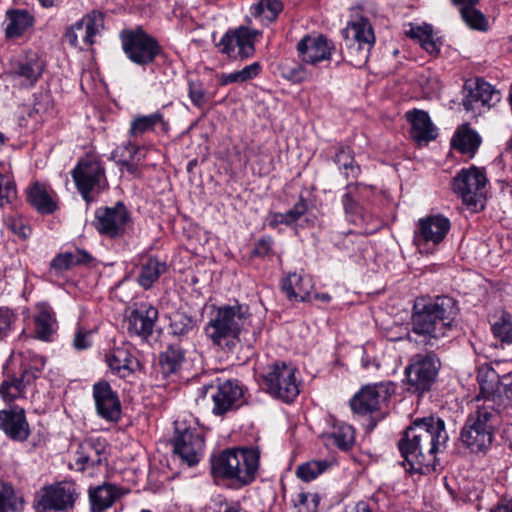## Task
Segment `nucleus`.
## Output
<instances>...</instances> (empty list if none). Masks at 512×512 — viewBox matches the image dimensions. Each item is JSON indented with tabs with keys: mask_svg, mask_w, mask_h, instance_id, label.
Listing matches in <instances>:
<instances>
[{
	"mask_svg": "<svg viewBox=\"0 0 512 512\" xmlns=\"http://www.w3.org/2000/svg\"><path fill=\"white\" fill-rule=\"evenodd\" d=\"M265 326L264 319L250 312L246 304L213 306L204 327L207 339L224 351H232L237 344L253 348L261 339Z\"/></svg>",
	"mask_w": 512,
	"mask_h": 512,
	"instance_id": "obj_1",
	"label": "nucleus"
},
{
	"mask_svg": "<svg viewBox=\"0 0 512 512\" xmlns=\"http://www.w3.org/2000/svg\"><path fill=\"white\" fill-rule=\"evenodd\" d=\"M447 441L445 422L441 418L431 416L415 421L398 442L405 469L419 474L435 472L436 455L446 448Z\"/></svg>",
	"mask_w": 512,
	"mask_h": 512,
	"instance_id": "obj_2",
	"label": "nucleus"
},
{
	"mask_svg": "<svg viewBox=\"0 0 512 512\" xmlns=\"http://www.w3.org/2000/svg\"><path fill=\"white\" fill-rule=\"evenodd\" d=\"M457 312L456 302L448 296H438L421 309L415 306L409 339L424 346H436L451 330Z\"/></svg>",
	"mask_w": 512,
	"mask_h": 512,
	"instance_id": "obj_3",
	"label": "nucleus"
},
{
	"mask_svg": "<svg viewBox=\"0 0 512 512\" xmlns=\"http://www.w3.org/2000/svg\"><path fill=\"white\" fill-rule=\"evenodd\" d=\"M475 410L469 414L461 430V441L473 453L486 452L492 444L494 432L502 419L504 406L494 398H475Z\"/></svg>",
	"mask_w": 512,
	"mask_h": 512,
	"instance_id": "obj_4",
	"label": "nucleus"
},
{
	"mask_svg": "<svg viewBox=\"0 0 512 512\" xmlns=\"http://www.w3.org/2000/svg\"><path fill=\"white\" fill-rule=\"evenodd\" d=\"M243 402V389L238 381H217L197 390L196 403L215 416H224L237 410Z\"/></svg>",
	"mask_w": 512,
	"mask_h": 512,
	"instance_id": "obj_5",
	"label": "nucleus"
},
{
	"mask_svg": "<svg viewBox=\"0 0 512 512\" xmlns=\"http://www.w3.org/2000/svg\"><path fill=\"white\" fill-rule=\"evenodd\" d=\"M71 174L77 190L88 204L95 201L96 196L108 188L105 167L94 156L79 159Z\"/></svg>",
	"mask_w": 512,
	"mask_h": 512,
	"instance_id": "obj_6",
	"label": "nucleus"
},
{
	"mask_svg": "<svg viewBox=\"0 0 512 512\" xmlns=\"http://www.w3.org/2000/svg\"><path fill=\"white\" fill-rule=\"evenodd\" d=\"M345 38L349 62L356 68H362L368 62L375 43V35L370 22L363 17L349 22L342 30Z\"/></svg>",
	"mask_w": 512,
	"mask_h": 512,
	"instance_id": "obj_7",
	"label": "nucleus"
},
{
	"mask_svg": "<svg viewBox=\"0 0 512 512\" xmlns=\"http://www.w3.org/2000/svg\"><path fill=\"white\" fill-rule=\"evenodd\" d=\"M79 497L76 484L60 481L43 486L36 492L33 507L36 512H69Z\"/></svg>",
	"mask_w": 512,
	"mask_h": 512,
	"instance_id": "obj_8",
	"label": "nucleus"
},
{
	"mask_svg": "<svg viewBox=\"0 0 512 512\" xmlns=\"http://www.w3.org/2000/svg\"><path fill=\"white\" fill-rule=\"evenodd\" d=\"M297 369L285 362L270 365L263 376L266 391L286 403L293 402L300 393Z\"/></svg>",
	"mask_w": 512,
	"mask_h": 512,
	"instance_id": "obj_9",
	"label": "nucleus"
},
{
	"mask_svg": "<svg viewBox=\"0 0 512 512\" xmlns=\"http://www.w3.org/2000/svg\"><path fill=\"white\" fill-rule=\"evenodd\" d=\"M261 35L262 32L257 29L240 25L227 30L217 47L222 54L229 58L246 60L254 56L255 43Z\"/></svg>",
	"mask_w": 512,
	"mask_h": 512,
	"instance_id": "obj_10",
	"label": "nucleus"
},
{
	"mask_svg": "<svg viewBox=\"0 0 512 512\" xmlns=\"http://www.w3.org/2000/svg\"><path fill=\"white\" fill-rule=\"evenodd\" d=\"M487 177L483 169L476 166L461 169L452 180V190L463 202L476 208L483 206Z\"/></svg>",
	"mask_w": 512,
	"mask_h": 512,
	"instance_id": "obj_11",
	"label": "nucleus"
},
{
	"mask_svg": "<svg viewBox=\"0 0 512 512\" xmlns=\"http://www.w3.org/2000/svg\"><path fill=\"white\" fill-rule=\"evenodd\" d=\"M122 48L128 59L140 66L152 64L162 51L158 41L142 29L127 32Z\"/></svg>",
	"mask_w": 512,
	"mask_h": 512,
	"instance_id": "obj_12",
	"label": "nucleus"
},
{
	"mask_svg": "<svg viewBox=\"0 0 512 512\" xmlns=\"http://www.w3.org/2000/svg\"><path fill=\"white\" fill-rule=\"evenodd\" d=\"M393 393L394 385L389 381L366 385L351 398V410L363 416L381 412Z\"/></svg>",
	"mask_w": 512,
	"mask_h": 512,
	"instance_id": "obj_13",
	"label": "nucleus"
},
{
	"mask_svg": "<svg viewBox=\"0 0 512 512\" xmlns=\"http://www.w3.org/2000/svg\"><path fill=\"white\" fill-rule=\"evenodd\" d=\"M500 99V92L483 79H469L464 83L462 105L467 112L481 114L495 106Z\"/></svg>",
	"mask_w": 512,
	"mask_h": 512,
	"instance_id": "obj_14",
	"label": "nucleus"
},
{
	"mask_svg": "<svg viewBox=\"0 0 512 512\" xmlns=\"http://www.w3.org/2000/svg\"><path fill=\"white\" fill-rule=\"evenodd\" d=\"M440 361L433 353L414 356L412 362L405 368L409 390L423 393L430 389L438 370Z\"/></svg>",
	"mask_w": 512,
	"mask_h": 512,
	"instance_id": "obj_15",
	"label": "nucleus"
},
{
	"mask_svg": "<svg viewBox=\"0 0 512 512\" xmlns=\"http://www.w3.org/2000/svg\"><path fill=\"white\" fill-rule=\"evenodd\" d=\"M45 364L44 357L36 356L33 359V365L24 369L20 376H11L4 379L0 384V396L3 401L12 402L25 397L27 390L40 377Z\"/></svg>",
	"mask_w": 512,
	"mask_h": 512,
	"instance_id": "obj_16",
	"label": "nucleus"
},
{
	"mask_svg": "<svg viewBox=\"0 0 512 512\" xmlns=\"http://www.w3.org/2000/svg\"><path fill=\"white\" fill-rule=\"evenodd\" d=\"M174 425V452L189 466L197 464L204 448L203 437L195 428L187 426L185 422L176 420Z\"/></svg>",
	"mask_w": 512,
	"mask_h": 512,
	"instance_id": "obj_17",
	"label": "nucleus"
},
{
	"mask_svg": "<svg viewBox=\"0 0 512 512\" xmlns=\"http://www.w3.org/2000/svg\"><path fill=\"white\" fill-rule=\"evenodd\" d=\"M102 13L92 11L70 26L64 35L71 47L84 49L95 43V36L103 28Z\"/></svg>",
	"mask_w": 512,
	"mask_h": 512,
	"instance_id": "obj_18",
	"label": "nucleus"
},
{
	"mask_svg": "<svg viewBox=\"0 0 512 512\" xmlns=\"http://www.w3.org/2000/svg\"><path fill=\"white\" fill-rule=\"evenodd\" d=\"M129 213L122 202H118L114 207H101L95 212V228L105 236L116 238L123 235L128 222Z\"/></svg>",
	"mask_w": 512,
	"mask_h": 512,
	"instance_id": "obj_19",
	"label": "nucleus"
},
{
	"mask_svg": "<svg viewBox=\"0 0 512 512\" xmlns=\"http://www.w3.org/2000/svg\"><path fill=\"white\" fill-rule=\"evenodd\" d=\"M92 396L97 415L108 421L118 422L121 418V401L117 391L106 380H99L92 386Z\"/></svg>",
	"mask_w": 512,
	"mask_h": 512,
	"instance_id": "obj_20",
	"label": "nucleus"
},
{
	"mask_svg": "<svg viewBox=\"0 0 512 512\" xmlns=\"http://www.w3.org/2000/svg\"><path fill=\"white\" fill-rule=\"evenodd\" d=\"M450 228V220L441 214L421 218L414 231V243L419 248L430 244L438 245L445 239Z\"/></svg>",
	"mask_w": 512,
	"mask_h": 512,
	"instance_id": "obj_21",
	"label": "nucleus"
},
{
	"mask_svg": "<svg viewBox=\"0 0 512 512\" xmlns=\"http://www.w3.org/2000/svg\"><path fill=\"white\" fill-rule=\"evenodd\" d=\"M105 362L112 374L126 379L140 371L142 366L129 344L114 347L105 355Z\"/></svg>",
	"mask_w": 512,
	"mask_h": 512,
	"instance_id": "obj_22",
	"label": "nucleus"
},
{
	"mask_svg": "<svg viewBox=\"0 0 512 512\" xmlns=\"http://www.w3.org/2000/svg\"><path fill=\"white\" fill-rule=\"evenodd\" d=\"M158 310L150 304L141 303L127 316L125 323L130 335L147 338L153 332Z\"/></svg>",
	"mask_w": 512,
	"mask_h": 512,
	"instance_id": "obj_23",
	"label": "nucleus"
},
{
	"mask_svg": "<svg viewBox=\"0 0 512 512\" xmlns=\"http://www.w3.org/2000/svg\"><path fill=\"white\" fill-rule=\"evenodd\" d=\"M334 46L325 36H305L297 44V50L304 63L316 65L329 60Z\"/></svg>",
	"mask_w": 512,
	"mask_h": 512,
	"instance_id": "obj_24",
	"label": "nucleus"
},
{
	"mask_svg": "<svg viewBox=\"0 0 512 512\" xmlns=\"http://www.w3.org/2000/svg\"><path fill=\"white\" fill-rule=\"evenodd\" d=\"M0 430L14 441H26L30 435L24 409L13 406L0 410Z\"/></svg>",
	"mask_w": 512,
	"mask_h": 512,
	"instance_id": "obj_25",
	"label": "nucleus"
},
{
	"mask_svg": "<svg viewBox=\"0 0 512 512\" xmlns=\"http://www.w3.org/2000/svg\"><path fill=\"white\" fill-rule=\"evenodd\" d=\"M44 63L34 52L27 53L12 65L11 74L22 87H32L42 76Z\"/></svg>",
	"mask_w": 512,
	"mask_h": 512,
	"instance_id": "obj_26",
	"label": "nucleus"
},
{
	"mask_svg": "<svg viewBox=\"0 0 512 512\" xmlns=\"http://www.w3.org/2000/svg\"><path fill=\"white\" fill-rule=\"evenodd\" d=\"M55 197L53 189L43 182L34 181L26 189L28 203L43 215L53 214L58 209Z\"/></svg>",
	"mask_w": 512,
	"mask_h": 512,
	"instance_id": "obj_27",
	"label": "nucleus"
},
{
	"mask_svg": "<svg viewBox=\"0 0 512 512\" xmlns=\"http://www.w3.org/2000/svg\"><path fill=\"white\" fill-rule=\"evenodd\" d=\"M239 463L237 464L232 482L238 486L251 484L259 469L260 454L254 448H240L238 451Z\"/></svg>",
	"mask_w": 512,
	"mask_h": 512,
	"instance_id": "obj_28",
	"label": "nucleus"
},
{
	"mask_svg": "<svg viewBox=\"0 0 512 512\" xmlns=\"http://www.w3.org/2000/svg\"><path fill=\"white\" fill-rule=\"evenodd\" d=\"M314 288L312 278L304 273H289L281 282L282 292L291 301L305 302Z\"/></svg>",
	"mask_w": 512,
	"mask_h": 512,
	"instance_id": "obj_29",
	"label": "nucleus"
},
{
	"mask_svg": "<svg viewBox=\"0 0 512 512\" xmlns=\"http://www.w3.org/2000/svg\"><path fill=\"white\" fill-rule=\"evenodd\" d=\"M406 119L411 124V138L419 145L427 144L437 137V129L427 112L414 109L406 113Z\"/></svg>",
	"mask_w": 512,
	"mask_h": 512,
	"instance_id": "obj_30",
	"label": "nucleus"
},
{
	"mask_svg": "<svg viewBox=\"0 0 512 512\" xmlns=\"http://www.w3.org/2000/svg\"><path fill=\"white\" fill-rule=\"evenodd\" d=\"M6 17L8 23L5 28V35L9 39L22 36L35 23L34 16L26 9L8 10Z\"/></svg>",
	"mask_w": 512,
	"mask_h": 512,
	"instance_id": "obj_31",
	"label": "nucleus"
},
{
	"mask_svg": "<svg viewBox=\"0 0 512 512\" xmlns=\"http://www.w3.org/2000/svg\"><path fill=\"white\" fill-rule=\"evenodd\" d=\"M451 144L456 150L472 158L481 144V138L476 131L465 124L457 129Z\"/></svg>",
	"mask_w": 512,
	"mask_h": 512,
	"instance_id": "obj_32",
	"label": "nucleus"
},
{
	"mask_svg": "<svg viewBox=\"0 0 512 512\" xmlns=\"http://www.w3.org/2000/svg\"><path fill=\"white\" fill-rule=\"evenodd\" d=\"M239 449H226L213 460L212 474L214 477L232 481L237 464L239 463Z\"/></svg>",
	"mask_w": 512,
	"mask_h": 512,
	"instance_id": "obj_33",
	"label": "nucleus"
},
{
	"mask_svg": "<svg viewBox=\"0 0 512 512\" xmlns=\"http://www.w3.org/2000/svg\"><path fill=\"white\" fill-rule=\"evenodd\" d=\"M166 270L167 265L165 262L154 257H148L141 262L137 274V282L143 289L148 290Z\"/></svg>",
	"mask_w": 512,
	"mask_h": 512,
	"instance_id": "obj_34",
	"label": "nucleus"
},
{
	"mask_svg": "<svg viewBox=\"0 0 512 512\" xmlns=\"http://www.w3.org/2000/svg\"><path fill=\"white\" fill-rule=\"evenodd\" d=\"M101 462L102 450L93 441L87 440L78 446L74 455V463L78 471L100 465Z\"/></svg>",
	"mask_w": 512,
	"mask_h": 512,
	"instance_id": "obj_35",
	"label": "nucleus"
},
{
	"mask_svg": "<svg viewBox=\"0 0 512 512\" xmlns=\"http://www.w3.org/2000/svg\"><path fill=\"white\" fill-rule=\"evenodd\" d=\"M157 126H161L164 131L168 128V124L160 112L136 116L131 121L129 136L138 138L146 133L153 132Z\"/></svg>",
	"mask_w": 512,
	"mask_h": 512,
	"instance_id": "obj_36",
	"label": "nucleus"
},
{
	"mask_svg": "<svg viewBox=\"0 0 512 512\" xmlns=\"http://www.w3.org/2000/svg\"><path fill=\"white\" fill-rule=\"evenodd\" d=\"M120 497L119 489L112 484H104L90 491L89 498L93 511L101 512L110 507Z\"/></svg>",
	"mask_w": 512,
	"mask_h": 512,
	"instance_id": "obj_37",
	"label": "nucleus"
},
{
	"mask_svg": "<svg viewBox=\"0 0 512 512\" xmlns=\"http://www.w3.org/2000/svg\"><path fill=\"white\" fill-rule=\"evenodd\" d=\"M283 10V4L279 0H260L251 5L250 14L261 23L268 25L274 22Z\"/></svg>",
	"mask_w": 512,
	"mask_h": 512,
	"instance_id": "obj_38",
	"label": "nucleus"
},
{
	"mask_svg": "<svg viewBox=\"0 0 512 512\" xmlns=\"http://www.w3.org/2000/svg\"><path fill=\"white\" fill-rule=\"evenodd\" d=\"M324 438L328 445L336 446L343 451L350 449L355 440L352 426L345 423L335 424L332 431L326 433Z\"/></svg>",
	"mask_w": 512,
	"mask_h": 512,
	"instance_id": "obj_39",
	"label": "nucleus"
},
{
	"mask_svg": "<svg viewBox=\"0 0 512 512\" xmlns=\"http://www.w3.org/2000/svg\"><path fill=\"white\" fill-rule=\"evenodd\" d=\"M92 260L91 255L84 250L65 252L59 254L51 261V268L57 272H63L73 266L87 264Z\"/></svg>",
	"mask_w": 512,
	"mask_h": 512,
	"instance_id": "obj_40",
	"label": "nucleus"
},
{
	"mask_svg": "<svg viewBox=\"0 0 512 512\" xmlns=\"http://www.w3.org/2000/svg\"><path fill=\"white\" fill-rule=\"evenodd\" d=\"M185 361V352L178 345H170L160 355V365L165 375L176 373Z\"/></svg>",
	"mask_w": 512,
	"mask_h": 512,
	"instance_id": "obj_41",
	"label": "nucleus"
},
{
	"mask_svg": "<svg viewBox=\"0 0 512 512\" xmlns=\"http://www.w3.org/2000/svg\"><path fill=\"white\" fill-rule=\"evenodd\" d=\"M334 162L345 178H357L361 174V168L355 162L353 151L349 147H340L334 156Z\"/></svg>",
	"mask_w": 512,
	"mask_h": 512,
	"instance_id": "obj_42",
	"label": "nucleus"
},
{
	"mask_svg": "<svg viewBox=\"0 0 512 512\" xmlns=\"http://www.w3.org/2000/svg\"><path fill=\"white\" fill-rule=\"evenodd\" d=\"M24 506V499L18 495L13 486L0 481V512H20Z\"/></svg>",
	"mask_w": 512,
	"mask_h": 512,
	"instance_id": "obj_43",
	"label": "nucleus"
},
{
	"mask_svg": "<svg viewBox=\"0 0 512 512\" xmlns=\"http://www.w3.org/2000/svg\"><path fill=\"white\" fill-rule=\"evenodd\" d=\"M56 320L48 309H41L34 317V333L35 337L49 341L55 332Z\"/></svg>",
	"mask_w": 512,
	"mask_h": 512,
	"instance_id": "obj_44",
	"label": "nucleus"
},
{
	"mask_svg": "<svg viewBox=\"0 0 512 512\" xmlns=\"http://www.w3.org/2000/svg\"><path fill=\"white\" fill-rule=\"evenodd\" d=\"M407 35L413 39H417L429 54L436 55L439 52L438 43L434 39L433 30L430 25L412 26Z\"/></svg>",
	"mask_w": 512,
	"mask_h": 512,
	"instance_id": "obj_45",
	"label": "nucleus"
},
{
	"mask_svg": "<svg viewBox=\"0 0 512 512\" xmlns=\"http://www.w3.org/2000/svg\"><path fill=\"white\" fill-rule=\"evenodd\" d=\"M195 324V319L192 316L177 311L170 317L169 328L173 335L183 337L194 330Z\"/></svg>",
	"mask_w": 512,
	"mask_h": 512,
	"instance_id": "obj_46",
	"label": "nucleus"
},
{
	"mask_svg": "<svg viewBox=\"0 0 512 512\" xmlns=\"http://www.w3.org/2000/svg\"><path fill=\"white\" fill-rule=\"evenodd\" d=\"M352 196V194L344 193L341 198L345 214L355 224L364 223L367 221L364 207L357 199H353Z\"/></svg>",
	"mask_w": 512,
	"mask_h": 512,
	"instance_id": "obj_47",
	"label": "nucleus"
},
{
	"mask_svg": "<svg viewBox=\"0 0 512 512\" xmlns=\"http://www.w3.org/2000/svg\"><path fill=\"white\" fill-rule=\"evenodd\" d=\"M460 13L463 21L471 29L479 31H486L488 29V21L485 15L475 7L464 8Z\"/></svg>",
	"mask_w": 512,
	"mask_h": 512,
	"instance_id": "obj_48",
	"label": "nucleus"
},
{
	"mask_svg": "<svg viewBox=\"0 0 512 512\" xmlns=\"http://www.w3.org/2000/svg\"><path fill=\"white\" fill-rule=\"evenodd\" d=\"M493 335L505 343H512V316L503 313L501 317L492 324Z\"/></svg>",
	"mask_w": 512,
	"mask_h": 512,
	"instance_id": "obj_49",
	"label": "nucleus"
},
{
	"mask_svg": "<svg viewBox=\"0 0 512 512\" xmlns=\"http://www.w3.org/2000/svg\"><path fill=\"white\" fill-rule=\"evenodd\" d=\"M326 468L327 464L324 461H311L300 465L296 474L301 480L309 482L317 478Z\"/></svg>",
	"mask_w": 512,
	"mask_h": 512,
	"instance_id": "obj_50",
	"label": "nucleus"
},
{
	"mask_svg": "<svg viewBox=\"0 0 512 512\" xmlns=\"http://www.w3.org/2000/svg\"><path fill=\"white\" fill-rule=\"evenodd\" d=\"M320 496L317 493L300 492L294 499V506L298 512H317Z\"/></svg>",
	"mask_w": 512,
	"mask_h": 512,
	"instance_id": "obj_51",
	"label": "nucleus"
},
{
	"mask_svg": "<svg viewBox=\"0 0 512 512\" xmlns=\"http://www.w3.org/2000/svg\"><path fill=\"white\" fill-rule=\"evenodd\" d=\"M188 96L198 109L204 108L208 101L206 91L199 80L188 79Z\"/></svg>",
	"mask_w": 512,
	"mask_h": 512,
	"instance_id": "obj_52",
	"label": "nucleus"
},
{
	"mask_svg": "<svg viewBox=\"0 0 512 512\" xmlns=\"http://www.w3.org/2000/svg\"><path fill=\"white\" fill-rule=\"evenodd\" d=\"M17 189L12 176L0 172V206L16 198Z\"/></svg>",
	"mask_w": 512,
	"mask_h": 512,
	"instance_id": "obj_53",
	"label": "nucleus"
},
{
	"mask_svg": "<svg viewBox=\"0 0 512 512\" xmlns=\"http://www.w3.org/2000/svg\"><path fill=\"white\" fill-rule=\"evenodd\" d=\"M308 211V203L304 197H300L299 200L293 205L291 209L284 212L286 226H293L296 224Z\"/></svg>",
	"mask_w": 512,
	"mask_h": 512,
	"instance_id": "obj_54",
	"label": "nucleus"
},
{
	"mask_svg": "<svg viewBox=\"0 0 512 512\" xmlns=\"http://www.w3.org/2000/svg\"><path fill=\"white\" fill-rule=\"evenodd\" d=\"M138 151L139 147L128 141L117 146L111 153V158L117 163L126 162L127 159H134Z\"/></svg>",
	"mask_w": 512,
	"mask_h": 512,
	"instance_id": "obj_55",
	"label": "nucleus"
},
{
	"mask_svg": "<svg viewBox=\"0 0 512 512\" xmlns=\"http://www.w3.org/2000/svg\"><path fill=\"white\" fill-rule=\"evenodd\" d=\"M94 333L95 330L93 329L78 327L73 338V347L79 351L90 348L92 346V337Z\"/></svg>",
	"mask_w": 512,
	"mask_h": 512,
	"instance_id": "obj_56",
	"label": "nucleus"
},
{
	"mask_svg": "<svg viewBox=\"0 0 512 512\" xmlns=\"http://www.w3.org/2000/svg\"><path fill=\"white\" fill-rule=\"evenodd\" d=\"M345 193L352 194V198L357 199L362 205L372 194L371 189L361 183H349L345 187Z\"/></svg>",
	"mask_w": 512,
	"mask_h": 512,
	"instance_id": "obj_57",
	"label": "nucleus"
},
{
	"mask_svg": "<svg viewBox=\"0 0 512 512\" xmlns=\"http://www.w3.org/2000/svg\"><path fill=\"white\" fill-rule=\"evenodd\" d=\"M284 77L292 83H301L311 78V73L301 64L287 68Z\"/></svg>",
	"mask_w": 512,
	"mask_h": 512,
	"instance_id": "obj_58",
	"label": "nucleus"
},
{
	"mask_svg": "<svg viewBox=\"0 0 512 512\" xmlns=\"http://www.w3.org/2000/svg\"><path fill=\"white\" fill-rule=\"evenodd\" d=\"M273 247V239L271 237H263L255 243L253 255L265 257L271 254Z\"/></svg>",
	"mask_w": 512,
	"mask_h": 512,
	"instance_id": "obj_59",
	"label": "nucleus"
},
{
	"mask_svg": "<svg viewBox=\"0 0 512 512\" xmlns=\"http://www.w3.org/2000/svg\"><path fill=\"white\" fill-rule=\"evenodd\" d=\"M13 320V312L6 307H0V338L5 336L7 332L11 329V324Z\"/></svg>",
	"mask_w": 512,
	"mask_h": 512,
	"instance_id": "obj_60",
	"label": "nucleus"
},
{
	"mask_svg": "<svg viewBox=\"0 0 512 512\" xmlns=\"http://www.w3.org/2000/svg\"><path fill=\"white\" fill-rule=\"evenodd\" d=\"M238 71L240 73V78L244 83L252 79H255L261 73L262 66L259 62H253Z\"/></svg>",
	"mask_w": 512,
	"mask_h": 512,
	"instance_id": "obj_61",
	"label": "nucleus"
},
{
	"mask_svg": "<svg viewBox=\"0 0 512 512\" xmlns=\"http://www.w3.org/2000/svg\"><path fill=\"white\" fill-rule=\"evenodd\" d=\"M9 227L15 235L22 239H27L31 234L30 227L25 225L21 219L12 220Z\"/></svg>",
	"mask_w": 512,
	"mask_h": 512,
	"instance_id": "obj_62",
	"label": "nucleus"
},
{
	"mask_svg": "<svg viewBox=\"0 0 512 512\" xmlns=\"http://www.w3.org/2000/svg\"><path fill=\"white\" fill-rule=\"evenodd\" d=\"M344 512H373L370 505L365 501H359L354 504L347 505Z\"/></svg>",
	"mask_w": 512,
	"mask_h": 512,
	"instance_id": "obj_63",
	"label": "nucleus"
},
{
	"mask_svg": "<svg viewBox=\"0 0 512 512\" xmlns=\"http://www.w3.org/2000/svg\"><path fill=\"white\" fill-rule=\"evenodd\" d=\"M490 512H512V498H504Z\"/></svg>",
	"mask_w": 512,
	"mask_h": 512,
	"instance_id": "obj_64",
	"label": "nucleus"
}]
</instances>
